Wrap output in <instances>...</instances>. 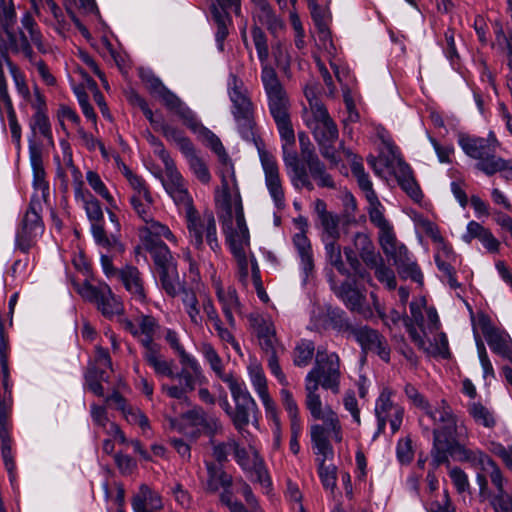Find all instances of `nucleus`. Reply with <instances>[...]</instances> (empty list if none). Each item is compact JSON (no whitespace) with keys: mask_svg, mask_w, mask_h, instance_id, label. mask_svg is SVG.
Here are the masks:
<instances>
[{"mask_svg":"<svg viewBox=\"0 0 512 512\" xmlns=\"http://www.w3.org/2000/svg\"><path fill=\"white\" fill-rule=\"evenodd\" d=\"M221 182V192L216 196V205L226 241L237 260L240 278L245 280L248 276L247 250L250 247V235L231 163H225Z\"/></svg>","mask_w":512,"mask_h":512,"instance_id":"1","label":"nucleus"},{"mask_svg":"<svg viewBox=\"0 0 512 512\" xmlns=\"http://www.w3.org/2000/svg\"><path fill=\"white\" fill-rule=\"evenodd\" d=\"M228 95L232 103L231 113L240 136L248 142L262 143L257 133L255 106L244 82L231 74L228 79Z\"/></svg>","mask_w":512,"mask_h":512,"instance_id":"2","label":"nucleus"},{"mask_svg":"<svg viewBox=\"0 0 512 512\" xmlns=\"http://www.w3.org/2000/svg\"><path fill=\"white\" fill-rule=\"evenodd\" d=\"M426 420L431 421L433 424L431 452H437V460L444 458L442 447H447L456 438L458 430L464 429L467 434V428L463 423L458 424L457 415L450 404L444 399L437 402L434 406L430 405L424 411L423 416L420 418V423L424 425Z\"/></svg>","mask_w":512,"mask_h":512,"instance_id":"3","label":"nucleus"},{"mask_svg":"<svg viewBox=\"0 0 512 512\" xmlns=\"http://www.w3.org/2000/svg\"><path fill=\"white\" fill-rule=\"evenodd\" d=\"M303 120L318 143L321 155L331 165H337L339 159L334 144L338 139V129L325 106L321 102L310 100V108H304Z\"/></svg>","mask_w":512,"mask_h":512,"instance_id":"4","label":"nucleus"},{"mask_svg":"<svg viewBox=\"0 0 512 512\" xmlns=\"http://www.w3.org/2000/svg\"><path fill=\"white\" fill-rule=\"evenodd\" d=\"M458 143L468 157L477 161L476 168L479 171L487 176L499 172L504 158L497 155L500 142L493 132H490L487 137L461 135Z\"/></svg>","mask_w":512,"mask_h":512,"instance_id":"5","label":"nucleus"},{"mask_svg":"<svg viewBox=\"0 0 512 512\" xmlns=\"http://www.w3.org/2000/svg\"><path fill=\"white\" fill-rule=\"evenodd\" d=\"M280 137L283 141V161L288 170L292 185L296 189L314 190V184L309 180L305 167L300 164L298 155L293 146L295 144V133L290 120V115L273 118Z\"/></svg>","mask_w":512,"mask_h":512,"instance_id":"6","label":"nucleus"},{"mask_svg":"<svg viewBox=\"0 0 512 512\" xmlns=\"http://www.w3.org/2000/svg\"><path fill=\"white\" fill-rule=\"evenodd\" d=\"M315 420L322 421V424H314L311 426V442L316 453L324 458L333 455V448L330 444L329 437L335 442L340 443L343 439V430L338 414L326 406L320 407L310 412Z\"/></svg>","mask_w":512,"mask_h":512,"instance_id":"7","label":"nucleus"},{"mask_svg":"<svg viewBox=\"0 0 512 512\" xmlns=\"http://www.w3.org/2000/svg\"><path fill=\"white\" fill-rule=\"evenodd\" d=\"M185 218L191 244L201 251L206 242L209 248L217 254L220 251V244L213 213L206 211L200 215L193 207L185 212Z\"/></svg>","mask_w":512,"mask_h":512,"instance_id":"8","label":"nucleus"},{"mask_svg":"<svg viewBox=\"0 0 512 512\" xmlns=\"http://www.w3.org/2000/svg\"><path fill=\"white\" fill-rule=\"evenodd\" d=\"M147 362L156 373L170 378H179L186 387L193 388L194 377L199 373L197 362L189 354H179L177 360L167 361L163 354H146Z\"/></svg>","mask_w":512,"mask_h":512,"instance_id":"9","label":"nucleus"},{"mask_svg":"<svg viewBox=\"0 0 512 512\" xmlns=\"http://www.w3.org/2000/svg\"><path fill=\"white\" fill-rule=\"evenodd\" d=\"M75 199L82 203L91 223V232L95 242L106 249L118 246L117 240L106 234L104 214L100 202L88 190L83 189L82 182H79L75 188Z\"/></svg>","mask_w":512,"mask_h":512,"instance_id":"10","label":"nucleus"},{"mask_svg":"<svg viewBox=\"0 0 512 512\" xmlns=\"http://www.w3.org/2000/svg\"><path fill=\"white\" fill-rule=\"evenodd\" d=\"M21 23L25 31L20 30L18 33L6 32L8 45L12 52L22 53L30 62H34L35 54L28 40V36L39 52L47 53L49 48L43 40L42 33L37 23L29 13L23 16Z\"/></svg>","mask_w":512,"mask_h":512,"instance_id":"11","label":"nucleus"},{"mask_svg":"<svg viewBox=\"0 0 512 512\" xmlns=\"http://www.w3.org/2000/svg\"><path fill=\"white\" fill-rule=\"evenodd\" d=\"M79 293L84 299L93 302L106 318H113L115 316H118L119 319L123 318V302L120 297L112 292L111 288L106 283H100L94 286L85 282L79 288Z\"/></svg>","mask_w":512,"mask_h":512,"instance_id":"12","label":"nucleus"},{"mask_svg":"<svg viewBox=\"0 0 512 512\" xmlns=\"http://www.w3.org/2000/svg\"><path fill=\"white\" fill-rule=\"evenodd\" d=\"M444 458L437 460V452H430L431 465L436 469L440 465H446L450 468L449 456L453 457L456 461L468 463L476 469L482 468L490 463L492 459L489 455L480 449H471L464 444L460 443L456 438L452 440L447 447H442Z\"/></svg>","mask_w":512,"mask_h":512,"instance_id":"13","label":"nucleus"},{"mask_svg":"<svg viewBox=\"0 0 512 512\" xmlns=\"http://www.w3.org/2000/svg\"><path fill=\"white\" fill-rule=\"evenodd\" d=\"M156 177L177 206L183 207L185 212L194 207L187 182L177 169L174 160L164 164V171L156 174Z\"/></svg>","mask_w":512,"mask_h":512,"instance_id":"14","label":"nucleus"},{"mask_svg":"<svg viewBox=\"0 0 512 512\" xmlns=\"http://www.w3.org/2000/svg\"><path fill=\"white\" fill-rule=\"evenodd\" d=\"M42 205L34 197L31 199L20 227L16 234V245L22 252H28L37 242L44 231L40 212Z\"/></svg>","mask_w":512,"mask_h":512,"instance_id":"15","label":"nucleus"},{"mask_svg":"<svg viewBox=\"0 0 512 512\" xmlns=\"http://www.w3.org/2000/svg\"><path fill=\"white\" fill-rule=\"evenodd\" d=\"M261 81L268 99V108L273 118L290 115V100L276 71L265 67L261 71Z\"/></svg>","mask_w":512,"mask_h":512,"instance_id":"16","label":"nucleus"},{"mask_svg":"<svg viewBox=\"0 0 512 512\" xmlns=\"http://www.w3.org/2000/svg\"><path fill=\"white\" fill-rule=\"evenodd\" d=\"M230 382L229 389L235 404L230 419L235 428L241 432L250 423L251 418H255L258 408L243 382Z\"/></svg>","mask_w":512,"mask_h":512,"instance_id":"17","label":"nucleus"},{"mask_svg":"<svg viewBox=\"0 0 512 512\" xmlns=\"http://www.w3.org/2000/svg\"><path fill=\"white\" fill-rule=\"evenodd\" d=\"M260 162L264 171L265 186L277 209L285 207V192L275 157L266 151L263 143H257Z\"/></svg>","mask_w":512,"mask_h":512,"instance_id":"18","label":"nucleus"},{"mask_svg":"<svg viewBox=\"0 0 512 512\" xmlns=\"http://www.w3.org/2000/svg\"><path fill=\"white\" fill-rule=\"evenodd\" d=\"M119 324L125 331L131 333L145 349L151 352L156 350L155 340L160 339L161 327L153 316L140 315L135 321L120 318Z\"/></svg>","mask_w":512,"mask_h":512,"instance_id":"19","label":"nucleus"},{"mask_svg":"<svg viewBox=\"0 0 512 512\" xmlns=\"http://www.w3.org/2000/svg\"><path fill=\"white\" fill-rule=\"evenodd\" d=\"M171 426L179 432H184L186 426L195 427L211 437L222 430L219 419L206 413L201 407H194L183 413L179 420H171Z\"/></svg>","mask_w":512,"mask_h":512,"instance_id":"20","label":"nucleus"},{"mask_svg":"<svg viewBox=\"0 0 512 512\" xmlns=\"http://www.w3.org/2000/svg\"><path fill=\"white\" fill-rule=\"evenodd\" d=\"M355 244L362 245V249L365 251L362 258L367 266L375 270L376 278L385 284L389 290H394L397 285L394 271L384 264L380 255L373 252V245L368 236L364 233H357Z\"/></svg>","mask_w":512,"mask_h":512,"instance_id":"21","label":"nucleus"},{"mask_svg":"<svg viewBox=\"0 0 512 512\" xmlns=\"http://www.w3.org/2000/svg\"><path fill=\"white\" fill-rule=\"evenodd\" d=\"M320 379L321 387L331 390L334 394L340 392V361L338 354H316L315 366L311 370Z\"/></svg>","mask_w":512,"mask_h":512,"instance_id":"22","label":"nucleus"},{"mask_svg":"<svg viewBox=\"0 0 512 512\" xmlns=\"http://www.w3.org/2000/svg\"><path fill=\"white\" fill-rule=\"evenodd\" d=\"M391 396L392 391L384 388L376 401L375 415L378 421L379 433L384 431L387 421L390 423L392 433L397 432L402 423L404 410L391 401Z\"/></svg>","mask_w":512,"mask_h":512,"instance_id":"23","label":"nucleus"},{"mask_svg":"<svg viewBox=\"0 0 512 512\" xmlns=\"http://www.w3.org/2000/svg\"><path fill=\"white\" fill-rule=\"evenodd\" d=\"M386 256L394 261L399 275L402 278H410L411 280L422 284L423 274L421 273L417 263L412 259L407 247L397 241V238L391 243L389 249H382Z\"/></svg>","mask_w":512,"mask_h":512,"instance_id":"24","label":"nucleus"},{"mask_svg":"<svg viewBox=\"0 0 512 512\" xmlns=\"http://www.w3.org/2000/svg\"><path fill=\"white\" fill-rule=\"evenodd\" d=\"M158 98L164 106L173 112L192 132H208L202 123L198 120L196 114L172 91L165 88Z\"/></svg>","mask_w":512,"mask_h":512,"instance_id":"25","label":"nucleus"},{"mask_svg":"<svg viewBox=\"0 0 512 512\" xmlns=\"http://www.w3.org/2000/svg\"><path fill=\"white\" fill-rule=\"evenodd\" d=\"M211 283L229 328H234L236 325L234 314L241 312V303L236 289L232 286L225 287L215 272L211 275Z\"/></svg>","mask_w":512,"mask_h":512,"instance_id":"26","label":"nucleus"},{"mask_svg":"<svg viewBox=\"0 0 512 512\" xmlns=\"http://www.w3.org/2000/svg\"><path fill=\"white\" fill-rule=\"evenodd\" d=\"M368 202L367 212L371 223L379 229V242L382 249H389L396 239L393 228L384 216V207L378 196L366 198Z\"/></svg>","mask_w":512,"mask_h":512,"instance_id":"27","label":"nucleus"},{"mask_svg":"<svg viewBox=\"0 0 512 512\" xmlns=\"http://www.w3.org/2000/svg\"><path fill=\"white\" fill-rule=\"evenodd\" d=\"M250 326L257 334L259 344L264 352H277L282 349L276 338L273 322L270 318L259 313H252L248 317Z\"/></svg>","mask_w":512,"mask_h":512,"instance_id":"28","label":"nucleus"},{"mask_svg":"<svg viewBox=\"0 0 512 512\" xmlns=\"http://www.w3.org/2000/svg\"><path fill=\"white\" fill-rule=\"evenodd\" d=\"M233 454L238 465H240L244 470L253 472L256 477V481L259 482L263 487L267 488L271 485V480L264 460L259 455L257 450L253 449L252 460H250L246 449L240 447L236 441V448H233Z\"/></svg>","mask_w":512,"mask_h":512,"instance_id":"29","label":"nucleus"},{"mask_svg":"<svg viewBox=\"0 0 512 512\" xmlns=\"http://www.w3.org/2000/svg\"><path fill=\"white\" fill-rule=\"evenodd\" d=\"M478 326L491 350L494 352H512V339L503 329L492 325L486 315L478 317Z\"/></svg>","mask_w":512,"mask_h":512,"instance_id":"30","label":"nucleus"},{"mask_svg":"<svg viewBox=\"0 0 512 512\" xmlns=\"http://www.w3.org/2000/svg\"><path fill=\"white\" fill-rule=\"evenodd\" d=\"M314 211L321 228L323 243L338 241L340 238L338 215L329 212L326 203L322 199H317L314 202Z\"/></svg>","mask_w":512,"mask_h":512,"instance_id":"31","label":"nucleus"},{"mask_svg":"<svg viewBox=\"0 0 512 512\" xmlns=\"http://www.w3.org/2000/svg\"><path fill=\"white\" fill-rule=\"evenodd\" d=\"M424 301L416 302L412 301L410 303V317L403 318L404 326L411 338V340L416 344V348L419 350H425L429 352V350L425 347L424 341V314L423 308Z\"/></svg>","mask_w":512,"mask_h":512,"instance_id":"32","label":"nucleus"},{"mask_svg":"<svg viewBox=\"0 0 512 512\" xmlns=\"http://www.w3.org/2000/svg\"><path fill=\"white\" fill-rule=\"evenodd\" d=\"M330 281H332V279H330ZM331 285L335 294L341 298L348 309L365 317L371 315L370 309L365 306V295L353 287L352 284L344 282L340 286H336L333 282H331Z\"/></svg>","mask_w":512,"mask_h":512,"instance_id":"33","label":"nucleus"},{"mask_svg":"<svg viewBox=\"0 0 512 512\" xmlns=\"http://www.w3.org/2000/svg\"><path fill=\"white\" fill-rule=\"evenodd\" d=\"M133 512H159L164 503L161 495L147 484H141L131 500Z\"/></svg>","mask_w":512,"mask_h":512,"instance_id":"34","label":"nucleus"},{"mask_svg":"<svg viewBox=\"0 0 512 512\" xmlns=\"http://www.w3.org/2000/svg\"><path fill=\"white\" fill-rule=\"evenodd\" d=\"M126 291L135 301L144 303L147 295L144 280L139 269L132 265H126L120 269L119 278Z\"/></svg>","mask_w":512,"mask_h":512,"instance_id":"35","label":"nucleus"},{"mask_svg":"<svg viewBox=\"0 0 512 512\" xmlns=\"http://www.w3.org/2000/svg\"><path fill=\"white\" fill-rule=\"evenodd\" d=\"M30 161L33 170L34 188V194L31 199L36 197L42 205V201L46 202L49 196V183L46 180L41 153L36 148H30Z\"/></svg>","mask_w":512,"mask_h":512,"instance_id":"36","label":"nucleus"},{"mask_svg":"<svg viewBox=\"0 0 512 512\" xmlns=\"http://www.w3.org/2000/svg\"><path fill=\"white\" fill-rule=\"evenodd\" d=\"M206 477L202 481L203 489L207 493H216L221 488H231L233 478L220 464L206 461Z\"/></svg>","mask_w":512,"mask_h":512,"instance_id":"37","label":"nucleus"},{"mask_svg":"<svg viewBox=\"0 0 512 512\" xmlns=\"http://www.w3.org/2000/svg\"><path fill=\"white\" fill-rule=\"evenodd\" d=\"M248 370L252 386L260 397L266 413H271L275 416V408H277V406L268 392L267 380L263 368L258 363H251Z\"/></svg>","mask_w":512,"mask_h":512,"instance_id":"38","label":"nucleus"},{"mask_svg":"<svg viewBox=\"0 0 512 512\" xmlns=\"http://www.w3.org/2000/svg\"><path fill=\"white\" fill-rule=\"evenodd\" d=\"M476 481L480 488V499L482 501L488 500L494 512H512V497L507 492L493 494L488 487L484 474H477Z\"/></svg>","mask_w":512,"mask_h":512,"instance_id":"39","label":"nucleus"},{"mask_svg":"<svg viewBox=\"0 0 512 512\" xmlns=\"http://www.w3.org/2000/svg\"><path fill=\"white\" fill-rule=\"evenodd\" d=\"M351 335L365 352H385L387 349L385 338L370 327L355 328L351 331Z\"/></svg>","mask_w":512,"mask_h":512,"instance_id":"40","label":"nucleus"},{"mask_svg":"<svg viewBox=\"0 0 512 512\" xmlns=\"http://www.w3.org/2000/svg\"><path fill=\"white\" fill-rule=\"evenodd\" d=\"M462 239L467 244L477 239L490 253L498 252L500 246V242L494 237L492 232L474 220L467 224L466 232L462 235Z\"/></svg>","mask_w":512,"mask_h":512,"instance_id":"41","label":"nucleus"},{"mask_svg":"<svg viewBox=\"0 0 512 512\" xmlns=\"http://www.w3.org/2000/svg\"><path fill=\"white\" fill-rule=\"evenodd\" d=\"M344 154L350 161L351 172L356 178L358 186L363 191L365 198H369L377 195L373 189L372 182L370 181L369 175L365 172L362 159L357 155L353 154L350 150H346L341 146Z\"/></svg>","mask_w":512,"mask_h":512,"instance_id":"42","label":"nucleus"},{"mask_svg":"<svg viewBox=\"0 0 512 512\" xmlns=\"http://www.w3.org/2000/svg\"><path fill=\"white\" fill-rule=\"evenodd\" d=\"M144 222L145 227L142 229L143 246H146L147 240H150L151 242H162L160 238H165L173 245L178 244L177 237L173 234L169 227L160 223L159 221H156L154 216L151 217V220Z\"/></svg>","mask_w":512,"mask_h":512,"instance_id":"43","label":"nucleus"},{"mask_svg":"<svg viewBox=\"0 0 512 512\" xmlns=\"http://www.w3.org/2000/svg\"><path fill=\"white\" fill-rule=\"evenodd\" d=\"M181 301L185 313L194 327L202 328L204 317L201 313V303L192 289L183 288L181 291Z\"/></svg>","mask_w":512,"mask_h":512,"instance_id":"44","label":"nucleus"},{"mask_svg":"<svg viewBox=\"0 0 512 512\" xmlns=\"http://www.w3.org/2000/svg\"><path fill=\"white\" fill-rule=\"evenodd\" d=\"M144 248L151 254L158 272L176 267L175 260L165 243L147 240Z\"/></svg>","mask_w":512,"mask_h":512,"instance_id":"45","label":"nucleus"},{"mask_svg":"<svg viewBox=\"0 0 512 512\" xmlns=\"http://www.w3.org/2000/svg\"><path fill=\"white\" fill-rule=\"evenodd\" d=\"M384 162L385 167L395 176L398 184L413 175L411 167L394 147L389 148V156L385 157Z\"/></svg>","mask_w":512,"mask_h":512,"instance_id":"46","label":"nucleus"},{"mask_svg":"<svg viewBox=\"0 0 512 512\" xmlns=\"http://www.w3.org/2000/svg\"><path fill=\"white\" fill-rule=\"evenodd\" d=\"M416 227L429 236L432 241L436 244L437 248L442 250L445 257H449L452 254V247L442 237L439 227L427 218L419 217L415 221Z\"/></svg>","mask_w":512,"mask_h":512,"instance_id":"47","label":"nucleus"},{"mask_svg":"<svg viewBox=\"0 0 512 512\" xmlns=\"http://www.w3.org/2000/svg\"><path fill=\"white\" fill-rule=\"evenodd\" d=\"M306 173L311 181V178L317 183L319 187L334 189L336 184L332 176L327 172L324 163L319 158H312L306 163Z\"/></svg>","mask_w":512,"mask_h":512,"instance_id":"48","label":"nucleus"},{"mask_svg":"<svg viewBox=\"0 0 512 512\" xmlns=\"http://www.w3.org/2000/svg\"><path fill=\"white\" fill-rule=\"evenodd\" d=\"M159 131L162 133V135L166 138L167 141L175 144L183 155L194 148V145L192 144L191 140L188 137H186L185 133L176 126H173L162 121Z\"/></svg>","mask_w":512,"mask_h":512,"instance_id":"49","label":"nucleus"},{"mask_svg":"<svg viewBox=\"0 0 512 512\" xmlns=\"http://www.w3.org/2000/svg\"><path fill=\"white\" fill-rule=\"evenodd\" d=\"M293 243L301 259L303 270L307 275L314 268L313 253L310 240L304 232H300L294 235Z\"/></svg>","mask_w":512,"mask_h":512,"instance_id":"50","label":"nucleus"},{"mask_svg":"<svg viewBox=\"0 0 512 512\" xmlns=\"http://www.w3.org/2000/svg\"><path fill=\"white\" fill-rule=\"evenodd\" d=\"M467 411L477 425H481L487 429H493L497 424L493 411L488 409L481 402L469 403Z\"/></svg>","mask_w":512,"mask_h":512,"instance_id":"51","label":"nucleus"},{"mask_svg":"<svg viewBox=\"0 0 512 512\" xmlns=\"http://www.w3.org/2000/svg\"><path fill=\"white\" fill-rule=\"evenodd\" d=\"M212 17L217 25L215 33L216 42L219 50H224V41L228 36V27L232 24V19L228 12L219 8H211Z\"/></svg>","mask_w":512,"mask_h":512,"instance_id":"52","label":"nucleus"},{"mask_svg":"<svg viewBox=\"0 0 512 512\" xmlns=\"http://www.w3.org/2000/svg\"><path fill=\"white\" fill-rule=\"evenodd\" d=\"M305 382V404L307 409L311 412L322 407V401L317 393L319 386H321V381L315 376L314 372L310 371L305 378Z\"/></svg>","mask_w":512,"mask_h":512,"instance_id":"53","label":"nucleus"},{"mask_svg":"<svg viewBox=\"0 0 512 512\" xmlns=\"http://www.w3.org/2000/svg\"><path fill=\"white\" fill-rule=\"evenodd\" d=\"M184 156L195 177L203 184H208L211 180V174L206 162L196 154L195 148L184 154Z\"/></svg>","mask_w":512,"mask_h":512,"instance_id":"54","label":"nucleus"},{"mask_svg":"<svg viewBox=\"0 0 512 512\" xmlns=\"http://www.w3.org/2000/svg\"><path fill=\"white\" fill-rule=\"evenodd\" d=\"M1 62H5L8 66L9 72L12 76L13 82L15 84L16 90L19 95L26 101H31V93L29 87L26 83L25 75L20 71V69L10 60L7 55L3 56Z\"/></svg>","mask_w":512,"mask_h":512,"instance_id":"55","label":"nucleus"},{"mask_svg":"<svg viewBox=\"0 0 512 512\" xmlns=\"http://www.w3.org/2000/svg\"><path fill=\"white\" fill-rule=\"evenodd\" d=\"M130 203L134 212L143 222L151 220V217L154 216L155 201L152 194L141 197H130Z\"/></svg>","mask_w":512,"mask_h":512,"instance_id":"56","label":"nucleus"},{"mask_svg":"<svg viewBox=\"0 0 512 512\" xmlns=\"http://www.w3.org/2000/svg\"><path fill=\"white\" fill-rule=\"evenodd\" d=\"M251 36L254 46L257 51L258 58L261 62L262 70L268 65L269 48L268 41L264 31L257 25H253L251 28Z\"/></svg>","mask_w":512,"mask_h":512,"instance_id":"57","label":"nucleus"},{"mask_svg":"<svg viewBox=\"0 0 512 512\" xmlns=\"http://www.w3.org/2000/svg\"><path fill=\"white\" fill-rule=\"evenodd\" d=\"M159 278L162 285V288L165 292L171 296L175 297L182 291L181 284L179 282L177 268H168L164 271L159 272Z\"/></svg>","mask_w":512,"mask_h":512,"instance_id":"58","label":"nucleus"},{"mask_svg":"<svg viewBox=\"0 0 512 512\" xmlns=\"http://www.w3.org/2000/svg\"><path fill=\"white\" fill-rule=\"evenodd\" d=\"M325 256L327 262L333 266L340 274L348 275V270L342 258L341 246L336 242L324 243Z\"/></svg>","mask_w":512,"mask_h":512,"instance_id":"59","label":"nucleus"},{"mask_svg":"<svg viewBox=\"0 0 512 512\" xmlns=\"http://www.w3.org/2000/svg\"><path fill=\"white\" fill-rule=\"evenodd\" d=\"M122 173L132 189L130 197H141L152 194L146 181L141 176L133 173L127 166H123Z\"/></svg>","mask_w":512,"mask_h":512,"instance_id":"60","label":"nucleus"},{"mask_svg":"<svg viewBox=\"0 0 512 512\" xmlns=\"http://www.w3.org/2000/svg\"><path fill=\"white\" fill-rule=\"evenodd\" d=\"M479 474H484L486 476V479L490 480L492 485L495 487L496 492L494 494H500L506 492L505 490V483L507 482L504 478L502 471L498 467V465L493 461V459L490 460V463H487L485 465Z\"/></svg>","mask_w":512,"mask_h":512,"instance_id":"61","label":"nucleus"},{"mask_svg":"<svg viewBox=\"0 0 512 512\" xmlns=\"http://www.w3.org/2000/svg\"><path fill=\"white\" fill-rule=\"evenodd\" d=\"M313 20L317 27V45L320 49L326 51L328 55L332 56L336 52V48L331 38V33L325 22H319L313 13Z\"/></svg>","mask_w":512,"mask_h":512,"instance_id":"62","label":"nucleus"},{"mask_svg":"<svg viewBox=\"0 0 512 512\" xmlns=\"http://www.w3.org/2000/svg\"><path fill=\"white\" fill-rule=\"evenodd\" d=\"M86 180L95 193L101 196L110 206H115V200L113 196L110 194L106 185L97 172L89 170L86 173Z\"/></svg>","mask_w":512,"mask_h":512,"instance_id":"63","label":"nucleus"},{"mask_svg":"<svg viewBox=\"0 0 512 512\" xmlns=\"http://www.w3.org/2000/svg\"><path fill=\"white\" fill-rule=\"evenodd\" d=\"M30 126L35 134L38 133L52 142L51 125L45 112L35 113L31 118Z\"/></svg>","mask_w":512,"mask_h":512,"instance_id":"64","label":"nucleus"}]
</instances>
